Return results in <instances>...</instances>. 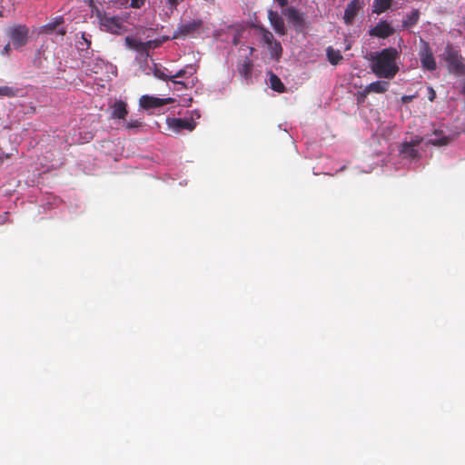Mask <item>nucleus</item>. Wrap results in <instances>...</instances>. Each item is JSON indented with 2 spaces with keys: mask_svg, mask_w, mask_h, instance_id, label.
<instances>
[{
  "mask_svg": "<svg viewBox=\"0 0 465 465\" xmlns=\"http://www.w3.org/2000/svg\"><path fill=\"white\" fill-rule=\"evenodd\" d=\"M363 2L361 0H351L346 6L343 15V20L346 25H351L358 15L359 11L362 8Z\"/></svg>",
  "mask_w": 465,
  "mask_h": 465,
  "instance_id": "6e6552de",
  "label": "nucleus"
},
{
  "mask_svg": "<svg viewBox=\"0 0 465 465\" xmlns=\"http://www.w3.org/2000/svg\"><path fill=\"white\" fill-rule=\"evenodd\" d=\"M281 7H284L288 4V0H275Z\"/></svg>",
  "mask_w": 465,
  "mask_h": 465,
  "instance_id": "c9c22d12",
  "label": "nucleus"
},
{
  "mask_svg": "<svg viewBox=\"0 0 465 465\" xmlns=\"http://www.w3.org/2000/svg\"><path fill=\"white\" fill-rule=\"evenodd\" d=\"M443 55L450 73L457 75H465V60L460 51L454 49L452 45H448Z\"/></svg>",
  "mask_w": 465,
  "mask_h": 465,
  "instance_id": "f03ea898",
  "label": "nucleus"
},
{
  "mask_svg": "<svg viewBox=\"0 0 465 465\" xmlns=\"http://www.w3.org/2000/svg\"><path fill=\"white\" fill-rule=\"evenodd\" d=\"M173 83L174 84L175 90L176 91H183V89L192 88L194 85L193 79L188 80V81H176L173 80Z\"/></svg>",
  "mask_w": 465,
  "mask_h": 465,
  "instance_id": "a878e982",
  "label": "nucleus"
},
{
  "mask_svg": "<svg viewBox=\"0 0 465 465\" xmlns=\"http://www.w3.org/2000/svg\"><path fill=\"white\" fill-rule=\"evenodd\" d=\"M194 72H195V69L193 68V66L188 65L185 68L179 70L176 74H172V81L174 80L175 78H183L187 74H190V76H192L194 74Z\"/></svg>",
  "mask_w": 465,
  "mask_h": 465,
  "instance_id": "393cba45",
  "label": "nucleus"
},
{
  "mask_svg": "<svg viewBox=\"0 0 465 465\" xmlns=\"http://www.w3.org/2000/svg\"><path fill=\"white\" fill-rule=\"evenodd\" d=\"M145 0H131L130 7L141 8L144 5Z\"/></svg>",
  "mask_w": 465,
  "mask_h": 465,
  "instance_id": "7c9ffc66",
  "label": "nucleus"
},
{
  "mask_svg": "<svg viewBox=\"0 0 465 465\" xmlns=\"http://www.w3.org/2000/svg\"><path fill=\"white\" fill-rule=\"evenodd\" d=\"M174 102L173 98H158L152 95L144 94L142 95L139 99V105L143 110H151V109H157L160 107H163V105L172 104Z\"/></svg>",
  "mask_w": 465,
  "mask_h": 465,
  "instance_id": "423d86ee",
  "label": "nucleus"
},
{
  "mask_svg": "<svg viewBox=\"0 0 465 465\" xmlns=\"http://www.w3.org/2000/svg\"><path fill=\"white\" fill-rule=\"evenodd\" d=\"M167 2L172 5V6H176L177 4H178V0H167Z\"/></svg>",
  "mask_w": 465,
  "mask_h": 465,
  "instance_id": "4c0bfd02",
  "label": "nucleus"
},
{
  "mask_svg": "<svg viewBox=\"0 0 465 465\" xmlns=\"http://www.w3.org/2000/svg\"><path fill=\"white\" fill-rule=\"evenodd\" d=\"M260 33L262 35V41L268 45L272 52L276 54L282 52L281 44L274 40L272 34L267 28L261 27Z\"/></svg>",
  "mask_w": 465,
  "mask_h": 465,
  "instance_id": "9b49d317",
  "label": "nucleus"
},
{
  "mask_svg": "<svg viewBox=\"0 0 465 465\" xmlns=\"http://www.w3.org/2000/svg\"><path fill=\"white\" fill-rule=\"evenodd\" d=\"M428 94H429V100L430 102H433L436 98V92L434 91V89L432 87H428Z\"/></svg>",
  "mask_w": 465,
  "mask_h": 465,
  "instance_id": "2f4dec72",
  "label": "nucleus"
},
{
  "mask_svg": "<svg viewBox=\"0 0 465 465\" xmlns=\"http://www.w3.org/2000/svg\"><path fill=\"white\" fill-rule=\"evenodd\" d=\"M29 30L25 25H18L9 27L8 36L11 39L12 45L17 49L26 45Z\"/></svg>",
  "mask_w": 465,
  "mask_h": 465,
  "instance_id": "20e7f679",
  "label": "nucleus"
},
{
  "mask_svg": "<svg viewBox=\"0 0 465 465\" xmlns=\"http://www.w3.org/2000/svg\"><path fill=\"white\" fill-rule=\"evenodd\" d=\"M248 49H249V54H250V55H252V54H253V52H254V48H253V47L249 46V47H248Z\"/></svg>",
  "mask_w": 465,
  "mask_h": 465,
  "instance_id": "ea45409f",
  "label": "nucleus"
},
{
  "mask_svg": "<svg viewBox=\"0 0 465 465\" xmlns=\"http://www.w3.org/2000/svg\"><path fill=\"white\" fill-rule=\"evenodd\" d=\"M270 85L273 91L278 93H283L285 91V86L282 80L272 73L270 74Z\"/></svg>",
  "mask_w": 465,
  "mask_h": 465,
  "instance_id": "4be33fe9",
  "label": "nucleus"
},
{
  "mask_svg": "<svg viewBox=\"0 0 465 465\" xmlns=\"http://www.w3.org/2000/svg\"><path fill=\"white\" fill-rule=\"evenodd\" d=\"M100 25L103 30L112 34L116 33V16H108L105 13H98L97 15Z\"/></svg>",
  "mask_w": 465,
  "mask_h": 465,
  "instance_id": "4468645a",
  "label": "nucleus"
},
{
  "mask_svg": "<svg viewBox=\"0 0 465 465\" xmlns=\"http://www.w3.org/2000/svg\"><path fill=\"white\" fill-rule=\"evenodd\" d=\"M421 66L429 71H434L437 67L432 50L428 42L420 40V49L419 53Z\"/></svg>",
  "mask_w": 465,
  "mask_h": 465,
  "instance_id": "39448f33",
  "label": "nucleus"
},
{
  "mask_svg": "<svg viewBox=\"0 0 465 465\" xmlns=\"http://www.w3.org/2000/svg\"><path fill=\"white\" fill-rule=\"evenodd\" d=\"M228 29L234 30L232 43L235 46L238 45L240 43L241 36H242V32L239 29H234L233 26H232V25L229 26Z\"/></svg>",
  "mask_w": 465,
  "mask_h": 465,
  "instance_id": "c756f323",
  "label": "nucleus"
},
{
  "mask_svg": "<svg viewBox=\"0 0 465 465\" xmlns=\"http://www.w3.org/2000/svg\"><path fill=\"white\" fill-rule=\"evenodd\" d=\"M165 71H167V69H165V68H163V69L155 68L153 71V74L158 79H161L163 81L172 80V74H166Z\"/></svg>",
  "mask_w": 465,
  "mask_h": 465,
  "instance_id": "cd10ccee",
  "label": "nucleus"
},
{
  "mask_svg": "<svg viewBox=\"0 0 465 465\" xmlns=\"http://www.w3.org/2000/svg\"><path fill=\"white\" fill-rule=\"evenodd\" d=\"M268 19L270 21L271 25L278 35H286V28L284 25L283 19L276 11L269 10Z\"/></svg>",
  "mask_w": 465,
  "mask_h": 465,
  "instance_id": "9d476101",
  "label": "nucleus"
},
{
  "mask_svg": "<svg viewBox=\"0 0 465 465\" xmlns=\"http://www.w3.org/2000/svg\"><path fill=\"white\" fill-rule=\"evenodd\" d=\"M203 25V22L202 19H193L191 21L182 22L173 31V39H185L187 37L194 36L200 32Z\"/></svg>",
  "mask_w": 465,
  "mask_h": 465,
  "instance_id": "7ed1b4c3",
  "label": "nucleus"
},
{
  "mask_svg": "<svg viewBox=\"0 0 465 465\" xmlns=\"http://www.w3.org/2000/svg\"><path fill=\"white\" fill-rule=\"evenodd\" d=\"M327 59L332 65H337L342 59V55L339 50H335L331 46L326 49Z\"/></svg>",
  "mask_w": 465,
  "mask_h": 465,
  "instance_id": "aec40b11",
  "label": "nucleus"
},
{
  "mask_svg": "<svg viewBox=\"0 0 465 465\" xmlns=\"http://www.w3.org/2000/svg\"><path fill=\"white\" fill-rule=\"evenodd\" d=\"M111 109H112V117H115L116 116V102L111 105Z\"/></svg>",
  "mask_w": 465,
  "mask_h": 465,
  "instance_id": "f704fd0d",
  "label": "nucleus"
},
{
  "mask_svg": "<svg viewBox=\"0 0 465 465\" xmlns=\"http://www.w3.org/2000/svg\"><path fill=\"white\" fill-rule=\"evenodd\" d=\"M420 141L411 142V143H404L402 144V148L401 153L404 155V157L415 158L418 155V151L416 146L419 144Z\"/></svg>",
  "mask_w": 465,
  "mask_h": 465,
  "instance_id": "a211bd4d",
  "label": "nucleus"
},
{
  "mask_svg": "<svg viewBox=\"0 0 465 465\" xmlns=\"http://www.w3.org/2000/svg\"><path fill=\"white\" fill-rule=\"evenodd\" d=\"M419 19L420 11L418 9H413L402 21V27L404 29H410L418 23Z\"/></svg>",
  "mask_w": 465,
  "mask_h": 465,
  "instance_id": "6ab92c4d",
  "label": "nucleus"
},
{
  "mask_svg": "<svg viewBox=\"0 0 465 465\" xmlns=\"http://www.w3.org/2000/svg\"><path fill=\"white\" fill-rule=\"evenodd\" d=\"M389 86L390 83L387 81H375L367 86L366 91L368 93L383 94L389 89Z\"/></svg>",
  "mask_w": 465,
  "mask_h": 465,
  "instance_id": "f3484780",
  "label": "nucleus"
},
{
  "mask_svg": "<svg viewBox=\"0 0 465 465\" xmlns=\"http://www.w3.org/2000/svg\"><path fill=\"white\" fill-rule=\"evenodd\" d=\"M415 97L416 95H403L401 97V101L403 104H408L411 103Z\"/></svg>",
  "mask_w": 465,
  "mask_h": 465,
  "instance_id": "473e14b6",
  "label": "nucleus"
},
{
  "mask_svg": "<svg viewBox=\"0 0 465 465\" xmlns=\"http://www.w3.org/2000/svg\"><path fill=\"white\" fill-rule=\"evenodd\" d=\"M64 24V17L63 16H58L55 18L54 21L53 22H50L45 25L42 26L41 28V32L44 33V34H47V35H50L52 33H54L55 30L57 32L58 35H64L66 34V29L64 28V27H59L61 25Z\"/></svg>",
  "mask_w": 465,
  "mask_h": 465,
  "instance_id": "ddd939ff",
  "label": "nucleus"
},
{
  "mask_svg": "<svg viewBox=\"0 0 465 465\" xmlns=\"http://www.w3.org/2000/svg\"><path fill=\"white\" fill-rule=\"evenodd\" d=\"M19 90L12 86L0 85V96L15 97Z\"/></svg>",
  "mask_w": 465,
  "mask_h": 465,
  "instance_id": "b1692460",
  "label": "nucleus"
},
{
  "mask_svg": "<svg viewBox=\"0 0 465 465\" xmlns=\"http://www.w3.org/2000/svg\"><path fill=\"white\" fill-rule=\"evenodd\" d=\"M394 34V29L387 21L379 22L374 27L371 28L369 35L379 38L385 39Z\"/></svg>",
  "mask_w": 465,
  "mask_h": 465,
  "instance_id": "1a4fd4ad",
  "label": "nucleus"
},
{
  "mask_svg": "<svg viewBox=\"0 0 465 465\" xmlns=\"http://www.w3.org/2000/svg\"><path fill=\"white\" fill-rule=\"evenodd\" d=\"M10 49H11V44H7V45L4 47V51H3V52H4L5 54H8V53H9V51H10Z\"/></svg>",
  "mask_w": 465,
  "mask_h": 465,
  "instance_id": "e433bc0d",
  "label": "nucleus"
},
{
  "mask_svg": "<svg viewBox=\"0 0 465 465\" xmlns=\"http://www.w3.org/2000/svg\"><path fill=\"white\" fill-rule=\"evenodd\" d=\"M129 0H118V3L121 5H127Z\"/></svg>",
  "mask_w": 465,
  "mask_h": 465,
  "instance_id": "58836bf2",
  "label": "nucleus"
},
{
  "mask_svg": "<svg viewBox=\"0 0 465 465\" xmlns=\"http://www.w3.org/2000/svg\"><path fill=\"white\" fill-rule=\"evenodd\" d=\"M392 0H374L373 13L381 14L387 11L391 5Z\"/></svg>",
  "mask_w": 465,
  "mask_h": 465,
  "instance_id": "412c9836",
  "label": "nucleus"
},
{
  "mask_svg": "<svg viewBox=\"0 0 465 465\" xmlns=\"http://www.w3.org/2000/svg\"><path fill=\"white\" fill-rule=\"evenodd\" d=\"M126 43L131 47H137L136 41L133 38L126 37Z\"/></svg>",
  "mask_w": 465,
  "mask_h": 465,
  "instance_id": "72a5a7b5",
  "label": "nucleus"
},
{
  "mask_svg": "<svg viewBox=\"0 0 465 465\" xmlns=\"http://www.w3.org/2000/svg\"><path fill=\"white\" fill-rule=\"evenodd\" d=\"M435 138H431L429 143L433 145L437 146H442L447 145L449 143V138L445 135H442L441 131H435L434 132Z\"/></svg>",
  "mask_w": 465,
  "mask_h": 465,
  "instance_id": "5701e85b",
  "label": "nucleus"
},
{
  "mask_svg": "<svg viewBox=\"0 0 465 465\" xmlns=\"http://www.w3.org/2000/svg\"><path fill=\"white\" fill-rule=\"evenodd\" d=\"M169 125L175 131L188 130L193 131L195 128V123L193 120L183 118H173Z\"/></svg>",
  "mask_w": 465,
  "mask_h": 465,
  "instance_id": "2eb2a0df",
  "label": "nucleus"
},
{
  "mask_svg": "<svg viewBox=\"0 0 465 465\" xmlns=\"http://www.w3.org/2000/svg\"><path fill=\"white\" fill-rule=\"evenodd\" d=\"M400 56L395 47H387L371 56V69L379 78L392 79L399 72L397 59Z\"/></svg>",
  "mask_w": 465,
  "mask_h": 465,
  "instance_id": "f257e3e1",
  "label": "nucleus"
},
{
  "mask_svg": "<svg viewBox=\"0 0 465 465\" xmlns=\"http://www.w3.org/2000/svg\"><path fill=\"white\" fill-rule=\"evenodd\" d=\"M237 70L240 75L249 82L252 77L253 62L250 57L239 61Z\"/></svg>",
  "mask_w": 465,
  "mask_h": 465,
  "instance_id": "f8f14e48",
  "label": "nucleus"
},
{
  "mask_svg": "<svg viewBox=\"0 0 465 465\" xmlns=\"http://www.w3.org/2000/svg\"><path fill=\"white\" fill-rule=\"evenodd\" d=\"M284 15L288 21L297 31H302L305 27V19L303 14L300 13L298 9L293 6L287 7L284 12Z\"/></svg>",
  "mask_w": 465,
  "mask_h": 465,
  "instance_id": "0eeeda50",
  "label": "nucleus"
},
{
  "mask_svg": "<svg viewBox=\"0 0 465 465\" xmlns=\"http://www.w3.org/2000/svg\"><path fill=\"white\" fill-rule=\"evenodd\" d=\"M82 41H78L77 45L80 49H88L91 45V39L85 33H82Z\"/></svg>",
  "mask_w": 465,
  "mask_h": 465,
  "instance_id": "c85d7f7f",
  "label": "nucleus"
},
{
  "mask_svg": "<svg viewBox=\"0 0 465 465\" xmlns=\"http://www.w3.org/2000/svg\"><path fill=\"white\" fill-rule=\"evenodd\" d=\"M118 125H121L122 129L136 134L143 126V123L138 119H131L130 121L125 119L123 122H118Z\"/></svg>",
  "mask_w": 465,
  "mask_h": 465,
  "instance_id": "dca6fc26",
  "label": "nucleus"
},
{
  "mask_svg": "<svg viewBox=\"0 0 465 465\" xmlns=\"http://www.w3.org/2000/svg\"><path fill=\"white\" fill-rule=\"evenodd\" d=\"M127 114L126 103L122 100H118V122L124 121Z\"/></svg>",
  "mask_w": 465,
  "mask_h": 465,
  "instance_id": "bb28decb",
  "label": "nucleus"
}]
</instances>
